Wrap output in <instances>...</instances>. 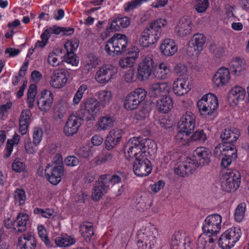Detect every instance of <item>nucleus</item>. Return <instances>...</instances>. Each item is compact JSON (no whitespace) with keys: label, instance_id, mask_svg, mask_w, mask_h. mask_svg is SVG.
Wrapping results in <instances>:
<instances>
[{"label":"nucleus","instance_id":"obj_1","mask_svg":"<svg viewBox=\"0 0 249 249\" xmlns=\"http://www.w3.org/2000/svg\"><path fill=\"white\" fill-rule=\"evenodd\" d=\"M168 24L164 18H159L150 22L142 33L139 43L143 47H148L156 43L160 38L161 28L166 27Z\"/></svg>","mask_w":249,"mask_h":249},{"label":"nucleus","instance_id":"obj_2","mask_svg":"<svg viewBox=\"0 0 249 249\" xmlns=\"http://www.w3.org/2000/svg\"><path fill=\"white\" fill-rule=\"evenodd\" d=\"M196 115L187 111L180 118L178 123V131L175 136L176 140L182 145L188 142L189 136L194 132L196 127Z\"/></svg>","mask_w":249,"mask_h":249},{"label":"nucleus","instance_id":"obj_3","mask_svg":"<svg viewBox=\"0 0 249 249\" xmlns=\"http://www.w3.org/2000/svg\"><path fill=\"white\" fill-rule=\"evenodd\" d=\"M150 141L142 140V137H134L130 138L127 143L124 146V154L125 158L128 160H135L140 159L142 157L146 156L144 150H142L144 144H147Z\"/></svg>","mask_w":249,"mask_h":249},{"label":"nucleus","instance_id":"obj_4","mask_svg":"<svg viewBox=\"0 0 249 249\" xmlns=\"http://www.w3.org/2000/svg\"><path fill=\"white\" fill-rule=\"evenodd\" d=\"M158 235V230L153 226L140 230L137 234L138 249H151L157 242Z\"/></svg>","mask_w":249,"mask_h":249},{"label":"nucleus","instance_id":"obj_5","mask_svg":"<svg viewBox=\"0 0 249 249\" xmlns=\"http://www.w3.org/2000/svg\"><path fill=\"white\" fill-rule=\"evenodd\" d=\"M128 39L124 35L116 34L109 38L105 45V51L110 55H120L125 52Z\"/></svg>","mask_w":249,"mask_h":249},{"label":"nucleus","instance_id":"obj_6","mask_svg":"<svg viewBox=\"0 0 249 249\" xmlns=\"http://www.w3.org/2000/svg\"><path fill=\"white\" fill-rule=\"evenodd\" d=\"M199 111L205 117L212 116L218 106L217 97L209 93L204 95L197 103Z\"/></svg>","mask_w":249,"mask_h":249},{"label":"nucleus","instance_id":"obj_7","mask_svg":"<svg viewBox=\"0 0 249 249\" xmlns=\"http://www.w3.org/2000/svg\"><path fill=\"white\" fill-rule=\"evenodd\" d=\"M100 102L96 99L89 98L83 101V106H81L78 111L79 115L87 121L94 119L100 109Z\"/></svg>","mask_w":249,"mask_h":249},{"label":"nucleus","instance_id":"obj_8","mask_svg":"<svg viewBox=\"0 0 249 249\" xmlns=\"http://www.w3.org/2000/svg\"><path fill=\"white\" fill-rule=\"evenodd\" d=\"M147 91L142 88L136 89L126 97L124 107L127 110L136 109L145 99Z\"/></svg>","mask_w":249,"mask_h":249},{"label":"nucleus","instance_id":"obj_9","mask_svg":"<svg viewBox=\"0 0 249 249\" xmlns=\"http://www.w3.org/2000/svg\"><path fill=\"white\" fill-rule=\"evenodd\" d=\"M222 217L218 214H213L206 217L203 223L202 229L204 233L215 236L219 232Z\"/></svg>","mask_w":249,"mask_h":249},{"label":"nucleus","instance_id":"obj_10","mask_svg":"<svg viewBox=\"0 0 249 249\" xmlns=\"http://www.w3.org/2000/svg\"><path fill=\"white\" fill-rule=\"evenodd\" d=\"M240 178V174L237 171L227 172L222 178L221 187L226 192H233L239 187Z\"/></svg>","mask_w":249,"mask_h":249},{"label":"nucleus","instance_id":"obj_11","mask_svg":"<svg viewBox=\"0 0 249 249\" xmlns=\"http://www.w3.org/2000/svg\"><path fill=\"white\" fill-rule=\"evenodd\" d=\"M155 64L151 57L146 56L143 58L138 65L137 72V78L138 81L142 82L148 80L153 70Z\"/></svg>","mask_w":249,"mask_h":249},{"label":"nucleus","instance_id":"obj_12","mask_svg":"<svg viewBox=\"0 0 249 249\" xmlns=\"http://www.w3.org/2000/svg\"><path fill=\"white\" fill-rule=\"evenodd\" d=\"M212 153L210 150L205 147H197L193 152L191 160L196 169L199 166L208 165L211 162Z\"/></svg>","mask_w":249,"mask_h":249},{"label":"nucleus","instance_id":"obj_13","mask_svg":"<svg viewBox=\"0 0 249 249\" xmlns=\"http://www.w3.org/2000/svg\"><path fill=\"white\" fill-rule=\"evenodd\" d=\"M133 169L134 174L138 177H145L149 175L152 171L150 161L146 156L142 157L135 160Z\"/></svg>","mask_w":249,"mask_h":249},{"label":"nucleus","instance_id":"obj_14","mask_svg":"<svg viewBox=\"0 0 249 249\" xmlns=\"http://www.w3.org/2000/svg\"><path fill=\"white\" fill-rule=\"evenodd\" d=\"M84 120H85V118L81 117L79 115L78 112L76 115H71L64 127V133L67 136H71L76 133L81 124L82 122Z\"/></svg>","mask_w":249,"mask_h":249},{"label":"nucleus","instance_id":"obj_15","mask_svg":"<svg viewBox=\"0 0 249 249\" xmlns=\"http://www.w3.org/2000/svg\"><path fill=\"white\" fill-rule=\"evenodd\" d=\"M116 73V70L111 65H104L96 73L95 79L100 84L107 83Z\"/></svg>","mask_w":249,"mask_h":249},{"label":"nucleus","instance_id":"obj_16","mask_svg":"<svg viewBox=\"0 0 249 249\" xmlns=\"http://www.w3.org/2000/svg\"><path fill=\"white\" fill-rule=\"evenodd\" d=\"M45 173L49 181L53 185L58 184L64 174V168L60 166H52L49 164L46 167Z\"/></svg>","mask_w":249,"mask_h":249},{"label":"nucleus","instance_id":"obj_17","mask_svg":"<svg viewBox=\"0 0 249 249\" xmlns=\"http://www.w3.org/2000/svg\"><path fill=\"white\" fill-rule=\"evenodd\" d=\"M37 98V104L39 108L42 111L48 112L50 109L53 100L52 92L47 89L42 90L40 96Z\"/></svg>","mask_w":249,"mask_h":249},{"label":"nucleus","instance_id":"obj_18","mask_svg":"<svg viewBox=\"0 0 249 249\" xmlns=\"http://www.w3.org/2000/svg\"><path fill=\"white\" fill-rule=\"evenodd\" d=\"M191 158H187L183 161L178 162L175 168V173L182 177L192 174L196 169Z\"/></svg>","mask_w":249,"mask_h":249},{"label":"nucleus","instance_id":"obj_19","mask_svg":"<svg viewBox=\"0 0 249 249\" xmlns=\"http://www.w3.org/2000/svg\"><path fill=\"white\" fill-rule=\"evenodd\" d=\"M240 136L239 130L236 128H226L221 133L220 138L225 145H234Z\"/></svg>","mask_w":249,"mask_h":249},{"label":"nucleus","instance_id":"obj_20","mask_svg":"<svg viewBox=\"0 0 249 249\" xmlns=\"http://www.w3.org/2000/svg\"><path fill=\"white\" fill-rule=\"evenodd\" d=\"M193 23L190 18L183 17L178 21L176 27V32L180 36H186L192 32Z\"/></svg>","mask_w":249,"mask_h":249},{"label":"nucleus","instance_id":"obj_21","mask_svg":"<svg viewBox=\"0 0 249 249\" xmlns=\"http://www.w3.org/2000/svg\"><path fill=\"white\" fill-rule=\"evenodd\" d=\"M67 71L63 69L54 71L50 82L51 86L55 89L64 86L67 81Z\"/></svg>","mask_w":249,"mask_h":249},{"label":"nucleus","instance_id":"obj_22","mask_svg":"<svg viewBox=\"0 0 249 249\" xmlns=\"http://www.w3.org/2000/svg\"><path fill=\"white\" fill-rule=\"evenodd\" d=\"M170 89V86L167 83H156L151 86L149 92L151 97L156 98L168 94Z\"/></svg>","mask_w":249,"mask_h":249},{"label":"nucleus","instance_id":"obj_23","mask_svg":"<svg viewBox=\"0 0 249 249\" xmlns=\"http://www.w3.org/2000/svg\"><path fill=\"white\" fill-rule=\"evenodd\" d=\"M36 246V240L31 232H28L18 239V249H35Z\"/></svg>","mask_w":249,"mask_h":249},{"label":"nucleus","instance_id":"obj_24","mask_svg":"<svg viewBox=\"0 0 249 249\" xmlns=\"http://www.w3.org/2000/svg\"><path fill=\"white\" fill-rule=\"evenodd\" d=\"M123 131L121 129H114L109 131L105 142V148L113 150L121 141Z\"/></svg>","mask_w":249,"mask_h":249},{"label":"nucleus","instance_id":"obj_25","mask_svg":"<svg viewBox=\"0 0 249 249\" xmlns=\"http://www.w3.org/2000/svg\"><path fill=\"white\" fill-rule=\"evenodd\" d=\"M230 78L229 70L226 68H220L215 73L213 81L217 87H222L228 83Z\"/></svg>","mask_w":249,"mask_h":249},{"label":"nucleus","instance_id":"obj_26","mask_svg":"<svg viewBox=\"0 0 249 249\" xmlns=\"http://www.w3.org/2000/svg\"><path fill=\"white\" fill-rule=\"evenodd\" d=\"M191 240L188 237L182 238L178 234L172 237L171 249H191Z\"/></svg>","mask_w":249,"mask_h":249},{"label":"nucleus","instance_id":"obj_27","mask_svg":"<svg viewBox=\"0 0 249 249\" xmlns=\"http://www.w3.org/2000/svg\"><path fill=\"white\" fill-rule=\"evenodd\" d=\"M78 46L76 43L72 44L71 42H66L64 45L65 49L67 51L65 61L73 66H77L79 63V61L76 58V55L73 53V51Z\"/></svg>","mask_w":249,"mask_h":249},{"label":"nucleus","instance_id":"obj_28","mask_svg":"<svg viewBox=\"0 0 249 249\" xmlns=\"http://www.w3.org/2000/svg\"><path fill=\"white\" fill-rule=\"evenodd\" d=\"M160 50L162 54L166 56H172L178 50V47L171 39H166L163 41L160 46Z\"/></svg>","mask_w":249,"mask_h":249},{"label":"nucleus","instance_id":"obj_29","mask_svg":"<svg viewBox=\"0 0 249 249\" xmlns=\"http://www.w3.org/2000/svg\"><path fill=\"white\" fill-rule=\"evenodd\" d=\"M173 105L172 99L167 94L157 101L156 107L160 112L166 113L172 109Z\"/></svg>","mask_w":249,"mask_h":249},{"label":"nucleus","instance_id":"obj_30","mask_svg":"<svg viewBox=\"0 0 249 249\" xmlns=\"http://www.w3.org/2000/svg\"><path fill=\"white\" fill-rule=\"evenodd\" d=\"M229 65L231 72L239 75L245 70L246 62L244 58L237 57L230 62Z\"/></svg>","mask_w":249,"mask_h":249},{"label":"nucleus","instance_id":"obj_31","mask_svg":"<svg viewBox=\"0 0 249 249\" xmlns=\"http://www.w3.org/2000/svg\"><path fill=\"white\" fill-rule=\"evenodd\" d=\"M130 23L128 17H124L114 19L110 24L109 29L111 31H119L127 27Z\"/></svg>","mask_w":249,"mask_h":249},{"label":"nucleus","instance_id":"obj_32","mask_svg":"<svg viewBox=\"0 0 249 249\" xmlns=\"http://www.w3.org/2000/svg\"><path fill=\"white\" fill-rule=\"evenodd\" d=\"M190 89L191 87L189 84L186 85V82L181 78H178L173 85V92L178 96L186 94Z\"/></svg>","mask_w":249,"mask_h":249},{"label":"nucleus","instance_id":"obj_33","mask_svg":"<svg viewBox=\"0 0 249 249\" xmlns=\"http://www.w3.org/2000/svg\"><path fill=\"white\" fill-rule=\"evenodd\" d=\"M29 219V216L26 213H19L16 219L14 220V224H16L18 229L14 227V230L18 232L24 231L26 230L27 221Z\"/></svg>","mask_w":249,"mask_h":249},{"label":"nucleus","instance_id":"obj_34","mask_svg":"<svg viewBox=\"0 0 249 249\" xmlns=\"http://www.w3.org/2000/svg\"><path fill=\"white\" fill-rule=\"evenodd\" d=\"M93 224L90 222H84L80 226L81 234L86 242L90 241L94 234Z\"/></svg>","mask_w":249,"mask_h":249},{"label":"nucleus","instance_id":"obj_35","mask_svg":"<svg viewBox=\"0 0 249 249\" xmlns=\"http://www.w3.org/2000/svg\"><path fill=\"white\" fill-rule=\"evenodd\" d=\"M115 152L112 150H108L105 148L96 157V162L98 163L110 162L115 156Z\"/></svg>","mask_w":249,"mask_h":249},{"label":"nucleus","instance_id":"obj_36","mask_svg":"<svg viewBox=\"0 0 249 249\" xmlns=\"http://www.w3.org/2000/svg\"><path fill=\"white\" fill-rule=\"evenodd\" d=\"M153 73L156 78L164 79L170 75V70L166 64L161 63L159 66L155 67Z\"/></svg>","mask_w":249,"mask_h":249},{"label":"nucleus","instance_id":"obj_37","mask_svg":"<svg viewBox=\"0 0 249 249\" xmlns=\"http://www.w3.org/2000/svg\"><path fill=\"white\" fill-rule=\"evenodd\" d=\"M245 90L240 87L232 88L229 92V98L236 103V102L242 101L245 96Z\"/></svg>","mask_w":249,"mask_h":249},{"label":"nucleus","instance_id":"obj_38","mask_svg":"<svg viewBox=\"0 0 249 249\" xmlns=\"http://www.w3.org/2000/svg\"><path fill=\"white\" fill-rule=\"evenodd\" d=\"M114 120L109 115H106L102 117L98 122V129L100 130H106L113 127Z\"/></svg>","mask_w":249,"mask_h":249},{"label":"nucleus","instance_id":"obj_39","mask_svg":"<svg viewBox=\"0 0 249 249\" xmlns=\"http://www.w3.org/2000/svg\"><path fill=\"white\" fill-rule=\"evenodd\" d=\"M19 139L20 136L17 134H15L12 139L8 140L6 148L4 151V157L5 158L7 159L10 156L13 149V146L18 143Z\"/></svg>","mask_w":249,"mask_h":249},{"label":"nucleus","instance_id":"obj_40","mask_svg":"<svg viewBox=\"0 0 249 249\" xmlns=\"http://www.w3.org/2000/svg\"><path fill=\"white\" fill-rule=\"evenodd\" d=\"M225 232L226 233V235H227L231 240V244L233 246L241 237V230L238 228L232 227L227 230Z\"/></svg>","mask_w":249,"mask_h":249},{"label":"nucleus","instance_id":"obj_41","mask_svg":"<svg viewBox=\"0 0 249 249\" xmlns=\"http://www.w3.org/2000/svg\"><path fill=\"white\" fill-rule=\"evenodd\" d=\"M191 45H195L196 48L202 51L203 46L206 42V38L202 34H196L193 36V37L190 41Z\"/></svg>","mask_w":249,"mask_h":249},{"label":"nucleus","instance_id":"obj_42","mask_svg":"<svg viewBox=\"0 0 249 249\" xmlns=\"http://www.w3.org/2000/svg\"><path fill=\"white\" fill-rule=\"evenodd\" d=\"M57 246L65 247L71 246L75 243L74 239L70 236H58L54 239Z\"/></svg>","mask_w":249,"mask_h":249},{"label":"nucleus","instance_id":"obj_43","mask_svg":"<svg viewBox=\"0 0 249 249\" xmlns=\"http://www.w3.org/2000/svg\"><path fill=\"white\" fill-rule=\"evenodd\" d=\"M98 99L100 100V104L104 106L108 104L112 99V94L107 90H100L96 93Z\"/></svg>","mask_w":249,"mask_h":249},{"label":"nucleus","instance_id":"obj_44","mask_svg":"<svg viewBox=\"0 0 249 249\" xmlns=\"http://www.w3.org/2000/svg\"><path fill=\"white\" fill-rule=\"evenodd\" d=\"M98 59L93 54H89L84 65L85 70L90 71L98 65Z\"/></svg>","mask_w":249,"mask_h":249},{"label":"nucleus","instance_id":"obj_45","mask_svg":"<svg viewBox=\"0 0 249 249\" xmlns=\"http://www.w3.org/2000/svg\"><path fill=\"white\" fill-rule=\"evenodd\" d=\"M108 190H104L103 186L97 183L93 190L91 197L94 201H98L102 197L104 193H107Z\"/></svg>","mask_w":249,"mask_h":249},{"label":"nucleus","instance_id":"obj_46","mask_svg":"<svg viewBox=\"0 0 249 249\" xmlns=\"http://www.w3.org/2000/svg\"><path fill=\"white\" fill-rule=\"evenodd\" d=\"M76 154L84 158H89L93 156L91 147L89 145H84L81 146L76 150Z\"/></svg>","mask_w":249,"mask_h":249},{"label":"nucleus","instance_id":"obj_47","mask_svg":"<svg viewBox=\"0 0 249 249\" xmlns=\"http://www.w3.org/2000/svg\"><path fill=\"white\" fill-rule=\"evenodd\" d=\"M218 244L222 249H230L233 247L231 240L228 237V235H226L225 232H223L219 237Z\"/></svg>","mask_w":249,"mask_h":249},{"label":"nucleus","instance_id":"obj_48","mask_svg":"<svg viewBox=\"0 0 249 249\" xmlns=\"http://www.w3.org/2000/svg\"><path fill=\"white\" fill-rule=\"evenodd\" d=\"M246 209V205L245 203H241L238 205L235 210L234 218L238 222H241L244 219L245 212Z\"/></svg>","mask_w":249,"mask_h":249},{"label":"nucleus","instance_id":"obj_49","mask_svg":"<svg viewBox=\"0 0 249 249\" xmlns=\"http://www.w3.org/2000/svg\"><path fill=\"white\" fill-rule=\"evenodd\" d=\"M206 139L207 137L203 130H198L196 131L191 137L189 136L188 142L187 144L192 141L204 142Z\"/></svg>","mask_w":249,"mask_h":249},{"label":"nucleus","instance_id":"obj_50","mask_svg":"<svg viewBox=\"0 0 249 249\" xmlns=\"http://www.w3.org/2000/svg\"><path fill=\"white\" fill-rule=\"evenodd\" d=\"M37 231L39 236L44 242L46 246L48 247H52L53 245L47 235V231L44 227L42 225H39L37 227Z\"/></svg>","mask_w":249,"mask_h":249},{"label":"nucleus","instance_id":"obj_51","mask_svg":"<svg viewBox=\"0 0 249 249\" xmlns=\"http://www.w3.org/2000/svg\"><path fill=\"white\" fill-rule=\"evenodd\" d=\"M87 89V86L85 84H82L79 87L73 98V103L74 104L78 105L80 102L83 98V94Z\"/></svg>","mask_w":249,"mask_h":249},{"label":"nucleus","instance_id":"obj_52","mask_svg":"<svg viewBox=\"0 0 249 249\" xmlns=\"http://www.w3.org/2000/svg\"><path fill=\"white\" fill-rule=\"evenodd\" d=\"M14 198L16 203L19 205L24 204L26 195L24 191L22 189H17L14 192Z\"/></svg>","mask_w":249,"mask_h":249},{"label":"nucleus","instance_id":"obj_53","mask_svg":"<svg viewBox=\"0 0 249 249\" xmlns=\"http://www.w3.org/2000/svg\"><path fill=\"white\" fill-rule=\"evenodd\" d=\"M227 148H225V151L223 153V156L224 157L230 158L232 160H235L237 157V151L234 145H227Z\"/></svg>","mask_w":249,"mask_h":249},{"label":"nucleus","instance_id":"obj_54","mask_svg":"<svg viewBox=\"0 0 249 249\" xmlns=\"http://www.w3.org/2000/svg\"><path fill=\"white\" fill-rule=\"evenodd\" d=\"M208 0H196L194 7L196 10L199 13L204 12L209 7Z\"/></svg>","mask_w":249,"mask_h":249},{"label":"nucleus","instance_id":"obj_55","mask_svg":"<svg viewBox=\"0 0 249 249\" xmlns=\"http://www.w3.org/2000/svg\"><path fill=\"white\" fill-rule=\"evenodd\" d=\"M110 178L109 175L105 174L100 176L98 184L102 185L104 190H108L110 187Z\"/></svg>","mask_w":249,"mask_h":249},{"label":"nucleus","instance_id":"obj_56","mask_svg":"<svg viewBox=\"0 0 249 249\" xmlns=\"http://www.w3.org/2000/svg\"><path fill=\"white\" fill-rule=\"evenodd\" d=\"M43 136V132L42 129L36 127L34 128V133L33 135V143L36 146L41 142Z\"/></svg>","mask_w":249,"mask_h":249},{"label":"nucleus","instance_id":"obj_57","mask_svg":"<svg viewBox=\"0 0 249 249\" xmlns=\"http://www.w3.org/2000/svg\"><path fill=\"white\" fill-rule=\"evenodd\" d=\"M56 51L57 52L58 51L56 50ZM56 53V51L50 53L48 58L47 61L48 63L53 67L60 65V63L62 62V60L60 61L58 60Z\"/></svg>","mask_w":249,"mask_h":249},{"label":"nucleus","instance_id":"obj_58","mask_svg":"<svg viewBox=\"0 0 249 249\" xmlns=\"http://www.w3.org/2000/svg\"><path fill=\"white\" fill-rule=\"evenodd\" d=\"M141 5L138 0H132L125 3L124 5L125 12H128L132 11Z\"/></svg>","mask_w":249,"mask_h":249},{"label":"nucleus","instance_id":"obj_59","mask_svg":"<svg viewBox=\"0 0 249 249\" xmlns=\"http://www.w3.org/2000/svg\"><path fill=\"white\" fill-rule=\"evenodd\" d=\"M34 213L35 214H40L42 217L48 218L53 215V212L49 209L43 210L36 208L34 209Z\"/></svg>","mask_w":249,"mask_h":249},{"label":"nucleus","instance_id":"obj_60","mask_svg":"<svg viewBox=\"0 0 249 249\" xmlns=\"http://www.w3.org/2000/svg\"><path fill=\"white\" fill-rule=\"evenodd\" d=\"M142 140L150 141L148 144H145L144 147L142 148V150H144V154H145L146 152H147L149 154L154 153L156 151V148L157 147L156 143L151 139H143L142 138Z\"/></svg>","mask_w":249,"mask_h":249},{"label":"nucleus","instance_id":"obj_61","mask_svg":"<svg viewBox=\"0 0 249 249\" xmlns=\"http://www.w3.org/2000/svg\"><path fill=\"white\" fill-rule=\"evenodd\" d=\"M32 114L30 110L25 109L23 110L20 114L19 121L25 123L30 124L31 123V117Z\"/></svg>","mask_w":249,"mask_h":249},{"label":"nucleus","instance_id":"obj_62","mask_svg":"<svg viewBox=\"0 0 249 249\" xmlns=\"http://www.w3.org/2000/svg\"><path fill=\"white\" fill-rule=\"evenodd\" d=\"M207 244V240L206 238V233L204 232L198 238L196 241L197 249H206Z\"/></svg>","mask_w":249,"mask_h":249},{"label":"nucleus","instance_id":"obj_63","mask_svg":"<svg viewBox=\"0 0 249 249\" xmlns=\"http://www.w3.org/2000/svg\"><path fill=\"white\" fill-rule=\"evenodd\" d=\"M149 116V112L146 108H142L137 111L135 115L134 118L137 120H142L145 119Z\"/></svg>","mask_w":249,"mask_h":249},{"label":"nucleus","instance_id":"obj_64","mask_svg":"<svg viewBox=\"0 0 249 249\" xmlns=\"http://www.w3.org/2000/svg\"><path fill=\"white\" fill-rule=\"evenodd\" d=\"M201 51L199 49L196 48V47L194 45H191L190 41L188 42V46L186 48V53L189 56H196L198 55Z\"/></svg>","mask_w":249,"mask_h":249}]
</instances>
